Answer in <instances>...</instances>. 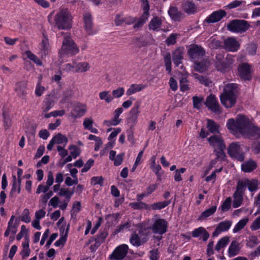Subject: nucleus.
<instances>
[{"label": "nucleus", "mask_w": 260, "mask_h": 260, "mask_svg": "<svg viewBox=\"0 0 260 260\" xmlns=\"http://www.w3.org/2000/svg\"><path fill=\"white\" fill-rule=\"evenodd\" d=\"M226 126L236 137L242 136L248 138L255 137L260 139V128L251 125L249 119L244 115H238L236 120L234 118L229 119Z\"/></svg>", "instance_id": "nucleus-1"}, {"label": "nucleus", "mask_w": 260, "mask_h": 260, "mask_svg": "<svg viewBox=\"0 0 260 260\" xmlns=\"http://www.w3.org/2000/svg\"><path fill=\"white\" fill-rule=\"evenodd\" d=\"M73 17L67 9L60 10L55 16V25L58 29L68 30L72 26Z\"/></svg>", "instance_id": "nucleus-2"}, {"label": "nucleus", "mask_w": 260, "mask_h": 260, "mask_svg": "<svg viewBox=\"0 0 260 260\" xmlns=\"http://www.w3.org/2000/svg\"><path fill=\"white\" fill-rule=\"evenodd\" d=\"M79 52V48L74 40L69 36L64 37L62 46L59 50L60 57L64 54L75 55Z\"/></svg>", "instance_id": "nucleus-3"}, {"label": "nucleus", "mask_w": 260, "mask_h": 260, "mask_svg": "<svg viewBox=\"0 0 260 260\" xmlns=\"http://www.w3.org/2000/svg\"><path fill=\"white\" fill-rule=\"evenodd\" d=\"M234 60L232 56L228 55L224 58L222 53L217 54L215 57V67L218 71L225 72L231 69V66L234 63Z\"/></svg>", "instance_id": "nucleus-4"}, {"label": "nucleus", "mask_w": 260, "mask_h": 260, "mask_svg": "<svg viewBox=\"0 0 260 260\" xmlns=\"http://www.w3.org/2000/svg\"><path fill=\"white\" fill-rule=\"evenodd\" d=\"M249 27V24L244 20L235 19L231 21L227 25V29L233 32L242 33Z\"/></svg>", "instance_id": "nucleus-5"}, {"label": "nucleus", "mask_w": 260, "mask_h": 260, "mask_svg": "<svg viewBox=\"0 0 260 260\" xmlns=\"http://www.w3.org/2000/svg\"><path fill=\"white\" fill-rule=\"evenodd\" d=\"M187 54L190 59L194 62L202 59L205 56L206 52L201 46L191 44L187 50Z\"/></svg>", "instance_id": "nucleus-6"}, {"label": "nucleus", "mask_w": 260, "mask_h": 260, "mask_svg": "<svg viewBox=\"0 0 260 260\" xmlns=\"http://www.w3.org/2000/svg\"><path fill=\"white\" fill-rule=\"evenodd\" d=\"M229 155L240 161H243L244 159V153L241 152V147L237 142L231 143L228 148Z\"/></svg>", "instance_id": "nucleus-7"}, {"label": "nucleus", "mask_w": 260, "mask_h": 260, "mask_svg": "<svg viewBox=\"0 0 260 260\" xmlns=\"http://www.w3.org/2000/svg\"><path fill=\"white\" fill-rule=\"evenodd\" d=\"M84 28L88 35L95 34L97 31L93 29V18L91 13L84 12L83 14Z\"/></svg>", "instance_id": "nucleus-8"}, {"label": "nucleus", "mask_w": 260, "mask_h": 260, "mask_svg": "<svg viewBox=\"0 0 260 260\" xmlns=\"http://www.w3.org/2000/svg\"><path fill=\"white\" fill-rule=\"evenodd\" d=\"M128 246L126 244H121L117 246L110 255V259L122 260L128 253Z\"/></svg>", "instance_id": "nucleus-9"}, {"label": "nucleus", "mask_w": 260, "mask_h": 260, "mask_svg": "<svg viewBox=\"0 0 260 260\" xmlns=\"http://www.w3.org/2000/svg\"><path fill=\"white\" fill-rule=\"evenodd\" d=\"M168 222L164 219H157L155 220L151 225L150 229L154 234L162 235L167 231Z\"/></svg>", "instance_id": "nucleus-10"}, {"label": "nucleus", "mask_w": 260, "mask_h": 260, "mask_svg": "<svg viewBox=\"0 0 260 260\" xmlns=\"http://www.w3.org/2000/svg\"><path fill=\"white\" fill-rule=\"evenodd\" d=\"M238 76L244 81H250L252 79L250 66L247 63H242L238 68Z\"/></svg>", "instance_id": "nucleus-11"}, {"label": "nucleus", "mask_w": 260, "mask_h": 260, "mask_svg": "<svg viewBox=\"0 0 260 260\" xmlns=\"http://www.w3.org/2000/svg\"><path fill=\"white\" fill-rule=\"evenodd\" d=\"M204 104L212 112L215 113H221L220 105L214 95L211 94L208 96Z\"/></svg>", "instance_id": "nucleus-12"}, {"label": "nucleus", "mask_w": 260, "mask_h": 260, "mask_svg": "<svg viewBox=\"0 0 260 260\" xmlns=\"http://www.w3.org/2000/svg\"><path fill=\"white\" fill-rule=\"evenodd\" d=\"M210 145L216 151L217 149H225L226 146L223 138L220 135H214L207 139Z\"/></svg>", "instance_id": "nucleus-13"}, {"label": "nucleus", "mask_w": 260, "mask_h": 260, "mask_svg": "<svg viewBox=\"0 0 260 260\" xmlns=\"http://www.w3.org/2000/svg\"><path fill=\"white\" fill-rule=\"evenodd\" d=\"M221 104L226 108H230L234 106L236 103V95L222 93L220 95Z\"/></svg>", "instance_id": "nucleus-14"}, {"label": "nucleus", "mask_w": 260, "mask_h": 260, "mask_svg": "<svg viewBox=\"0 0 260 260\" xmlns=\"http://www.w3.org/2000/svg\"><path fill=\"white\" fill-rule=\"evenodd\" d=\"M240 46L239 43L235 38L229 37L224 40L223 48L228 51L235 52L238 50Z\"/></svg>", "instance_id": "nucleus-15"}, {"label": "nucleus", "mask_w": 260, "mask_h": 260, "mask_svg": "<svg viewBox=\"0 0 260 260\" xmlns=\"http://www.w3.org/2000/svg\"><path fill=\"white\" fill-rule=\"evenodd\" d=\"M226 13L224 10H219L213 12L205 19V21L208 23H215L220 21L222 18L225 17Z\"/></svg>", "instance_id": "nucleus-16"}, {"label": "nucleus", "mask_w": 260, "mask_h": 260, "mask_svg": "<svg viewBox=\"0 0 260 260\" xmlns=\"http://www.w3.org/2000/svg\"><path fill=\"white\" fill-rule=\"evenodd\" d=\"M184 54V48L183 47H179L172 52L173 61L176 66L178 67L182 63V60L183 59Z\"/></svg>", "instance_id": "nucleus-17"}, {"label": "nucleus", "mask_w": 260, "mask_h": 260, "mask_svg": "<svg viewBox=\"0 0 260 260\" xmlns=\"http://www.w3.org/2000/svg\"><path fill=\"white\" fill-rule=\"evenodd\" d=\"M232 225V221L225 220L220 222L216 227L215 231L213 233V237H217L221 232L227 231L229 230Z\"/></svg>", "instance_id": "nucleus-18"}, {"label": "nucleus", "mask_w": 260, "mask_h": 260, "mask_svg": "<svg viewBox=\"0 0 260 260\" xmlns=\"http://www.w3.org/2000/svg\"><path fill=\"white\" fill-rule=\"evenodd\" d=\"M201 61L198 60L194 61V69L199 72H204L206 71L210 66L209 60L207 58L201 59Z\"/></svg>", "instance_id": "nucleus-19"}, {"label": "nucleus", "mask_w": 260, "mask_h": 260, "mask_svg": "<svg viewBox=\"0 0 260 260\" xmlns=\"http://www.w3.org/2000/svg\"><path fill=\"white\" fill-rule=\"evenodd\" d=\"M168 14L170 18L175 21H180L184 16L182 12L178 10L177 7L171 6L168 10Z\"/></svg>", "instance_id": "nucleus-20"}, {"label": "nucleus", "mask_w": 260, "mask_h": 260, "mask_svg": "<svg viewBox=\"0 0 260 260\" xmlns=\"http://www.w3.org/2000/svg\"><path fill=\"white\" fill-rule=\"evenodd\" d=\"M192 236L194 238L201 237L204 241H206L209 237V234L204 228L199 227L192 231Z\"/></svg>", "instance_id": "nucleus-21"}, {"label": "nucleus", "mask_w": 260, "mask_h": 260, "mask_svg": "<svg viewBox=\"0 0 260 260\" xmlns=\"http://www.w3.org/2000/svg\"><path fill=\"white\" fill-rule=\"evenodd\" d=\"M43 39L41 43V53L42 58L46 57L49 52V43L47 36L44 32L42 33Z\"/></svg>", "instance_id": "nucleus-22"}, {"label": "nucleus", "mask_w": 260, "mask_h": 260, "mask_svg": "<svg viewBox=\"0 0 260 260\" xmlns=\"http://www.w3.org/2000/svg\"><path fill=\"white\" fill-rule=\"evenodd\" d=\"M140 103L137 102L135 103L134 107L129 111V122L135 123L137 120L139 114L140 113Z\"/></svg>", "instance_id": "nucleus-23"}, {"label": "nucleus", "mask_w": 260, "mask_h": 260, "mask_svg": "<svg viewBox=\"0 0 260 260\" xmlns=\"http://www.w3.org/2000/svg\"><path fill=\"white\" fill-rule=\"evenodd\" d=\"M27 83L24 81L17 83L16 85L15 91L19 97L23 99L26 95Z\"/></svg>", "instance_id": "nucleus-24"}, {"label": "nucleus", "mask_w": 260, "mask_h": 260, "mask_svg": "<svg viewBox=\"0 0 260 260\" xmlns=\"http://www.w3.org/2000/svg\"><path fill=\"white\" fill-rule=\"evenodd\" d=\"M73 110L76 114L71 113L72 116L74 118L80 117L85 114L87 108L86 105L79 103L75 106Z\"/></svg>", "instance_id": "nucleus-25"}, {"label": "nucleus", "mask_w": 260, "mask_h": 260, "mask_svg": "<svg viewBox=\"0 0 260 260\" xmlns=\"http://www.w3.org/2000/svg\"><path fill=\"white\" fill-rule=\"evenodd\" d=\"M183 10L188 14H194L197 12V8L194 3L191 1H186L182 5Z\"/></svg>", "instance_id": "nucleus-26"}, {"label": "nucleus", "mask_w": 260, "mask_h": 260, "mask_svg": "<svg viewBox=\"0 0 260 260\" xmlns=\"http://www.w3.org/2000/svg\"><path fill=\"white\" fill-rule=\"evenodd\" d=\"M257 167V164L256 162L253 160H248L241 165L242 170L246 173H249L252 172Z\"/></svg>", "instance_id": "nucleus-27"}, {"label": "nucleus", "mask_w": 260, "mask_h": 260, "mask_svg": "<svg viewBox=\"0 0 260 260\" xmlns=\"http://www.w3.org/2000/svg\"><path fill=\"white\" fill-rule=\"evenodd\" d=\"M149 8V6L148 5L145 7V10H144V13L142 16L138 19L137 23L134 25L133 27L134 28H138L142 27L146 20L148 19Z\"/></svg>", "instance_id": "nucleus-28"}, {"label": "nucleus", "mask_w": 260, "mask_h": 260, "mask_svg": "<svg viewBox=\"0 0 260 260\" xmlns=\"http://www.w3.org/2000/svg\"><path fill=\"white\" fill-rule=\"evenodd\" d=\"M162 24V21L160 18L156 16L153 17L150 21L148 27L150 30L152 29L153 31H158V28Z\"/></svg>", "instance_id": "nucleus-29"}, {"label": "nucleus", "mask_w": 260, "mask_h": 260, "mask_svg": "<svg viewBox=\"0 0 260 260\" xmlns=\"http://www.w3.org/2000/svg\"><path fill=\"white\" fill-rule=\"evenodd\" d=\"M240 251L239 244L236 241H233L231 243L228 249V254L230 257H233L238 254Z\"/></svg>", "instance_id": "nucleus-30"}, {"label": "nucleus", "mask_w": 260, "mask_h": 260, "mask_svg": "<svg viewBox=\"0 0 260 260\" xmlns=\"http://www.w3.org/2000/svg\"><path fill=\"white\" fill-rule=\"evenodd\" d=\"M146 87V86L142 84H132L129 88L126 90V94L127 96L131 95L134 93H135L137 92H139L143 90Z\"/></svg>", "instance_id": "nucleus-31"}, {"label": "nucleus", "mask_w": 260, "mask_h": 260, "mask_svg": "<svg viewBox=\"0 0 260 260\" xmlns=\"http://www.w3.org/2000/svg\"><path fill=\"white\" fill-rule=\"evenodd\" d=\"M129 206L134 210L144 209L148 211L151 210L150 206L142 201H138L137 202L131 203L129 204Z\"/></svg>", "instance_id": "nucleus-32"}, {"label": "nucleus", "mask_w": 260, "mask_h": 260, "mask_svg": "<svg viewBox=\"0 0 260 260\" xmlns=\"http://www.w3.org/2000/svg\"><path fill=\"white\" fill-rule=\"evenodd\" d=\"M238 85L236 83H229L225 85L222 93L228 94H235L238 92Z\"/></svg>", "instance_id": "nucleus-33"}, {"label": "nucleus", "mask_w": 260, "mask_h": 260, "mask_svg": "<svg viewBox=\"0 0 260 260\" xmlns=\"http://www.w3.org/2000/svg\"><path fill=\"white\" fill-rule=\"evenodd\" d=\"M69 225H68L65 232L64 234V229L62 230V228H61L60 231L62 232V235H61L60 238L57 240L55 243L54 245L56 246H60V245H64L66 243L67 239V237L69 233Z\"/></svg>", "instance_id": "nucleus-34"}, {"label": "nucleus", "mask_w": 260, "mask_h": 260, "mask_svg": "<svg viewBox=\"0 0 260 260\" xmlns=\"http://www.w3.org/2000/svg\"><path fill=\"white\" fill-rule=\"evenodd\" d=\"M45 105L43 112H46L51 109L54 105V97L53 95L49 94L45 100Z\"/></svg>", "instance_id": "nucleus-35"}, {"label": "nucleus", "mask_w": 260, "mask_h": 260, "mask_svg": "<svg viewBox=\"0 0 260 260\" xmlns=\"http://www.w3.org/2000/svg\"><path fill=\"white\" fill-rule=\"evenodd\" d=\"M108 232L107 230H104L102 231H100L99 234L97 236V237L95 238V244L94 246L96 247H99L101 244L103 243L106 239V238L108 236Z\"/></svg>", "instance_id": "nucleus-36"}, {"label": "nucleus", "mask_w": 260, "mask_h": 260, "mask_svg": "<svg viewBox=\"0 0 260 260\" xmlns=\"http://www.w3.org/2000/svg\"><path fill=\"white\" fill-rule=\"evenodd\" d=\"M216 208L217 207L216 206H213L211 208L206 210L201 213L198 218V220H204L207 217L212 215L216 212Z\"/></svg>", "instance_id": "nucleus-37"}, {"label": "nucleus", "mask_w": 260, "mask_h": 260, "mask_svg": "<svg viewBox=\"0 0 260 260\" xmlns=\"http://www.w3.org/2000/svg\"><path fill=\"white\" fill-rule=\"evenodd\" d=\"M246 185L248 187V190L251 191H255L258 188L257 181L255 179L249 180L244 179Z\"/></svg>", "instance_id": "nucleus-38"}, {"label": "nucleus", "mask_w": 260, "mask_h": 260, "mask_svg": "<svg viewBox=\"0 0 260 260\" xmlns=\"http://www.w3.org/2000/svg\"><path fill=\"white\" fill-rule=\"evenodd\" d=\"M207 127L211 133H219V125L213 120L208 119Z\"/></svg>", "instance_id": "nucleus-39"}, {"label": "nucleus", "mask_w": 260, "mask_h": 260, "mask_svg": "<svg viewBox=\"0 0 260 260\" xmlns=\"http://www.w3.org/2000/svg\"><path fill=\"white\" fill-rule=\"evenodd\" d=\"M171 203V200L165 201L163 202H159L154 204H152L150 206L151 208V210L152 209L153 210H160L163 209L170 205Z\"/></svg>", "instance_id": "nucleus-40"}, {"label": "nucleus", "mask_w": 260, "mask_h": 260, "mask_svg": "<svg viewBox=\"0 0 260 260\" xmlns=\"http://www.w3.org/2000/svg\"><path fill=\"white\" fill-rule=\"evenodd\" d=\"M246 185L244 179L239 180L237 184L236 190L234 193L243 196L246 189Z\"/></svg>", "instance_id": "nucleus-41"}, {"label": "nucleus", "mask_w": 260, "mask_h": 260, "mask_svg": "<svg viewBox=\"0 0 260 260\" xmlns=\"http://www.w3.org/2000/svg\"><path fill=\"white\" fill-rule=\"evenodd\" d=\"M229 241L230 239L228 237H224L221 238L215 246V250L219 251L221 248L225 247L228 245Z\"/></svg>", "instance_id": "nucleus-42"}, {"label": "nucleus", "mask_w": 260, "mask_h": 260, "mask_svg": "<svg viewBox=\"0 0 260 260\" xmlns=\"http://www.w3.org/2000/svg\"><path fill=\"white\" fill-rule=\"evenodd\" d=\"M76 72H85L89 69V64L87 62H81L75 66Z\"/></svg>", "instance_id": "nucleus-43"}, {"label": "nucleus", "mask_w": 260, "mask_h": 260, "mask_svg": "<svg viewBox=\"0 0 260 260\" xmlns=\"http://www.w3.org/2000/svg\"><path fill=\"white\" fill-rule=\"evenodd\" d=\"M4 126L5 130L8 129L12 125V120L10 118L9 115L6 111H3L2 113Z\"/></svg>", "instance_id": "nucleus-44"}, {"label": "nucleus", "mask_w": 260, "mask_h": 260, "mask_svg": "<svg viewBox=\"0 0 260 260\" xmlns=\"http://www.w3.org/2000/svg\"><path fill=\"white\" fill-rule=\"evenodd\" d=\"M164 62L166 71L170 73L172 70V62L171 55L170 52H167L164 55Z\"/></svg>", "instance_id": "nucleus-45"}, {"label": "nucleus", "mask_w": 260, "mask_h": 260, "mask_svg": "<svg viewBox=\"0 0 260 260\" xmlns=\"http://www.w3.org/2000/svg\"><path fill=\"white\" fill-rule=\"evenodd\" d=\"M129 241L131 243L135 246L138 247L142 244L141 240L139 236L136 233H134L131 235Z\"/></svg>", "instance_id": "nucleus-46"}, {"label": "nucleus", "mask_w": 260, "mask_h": 260, "mask_svg": "<svg viewBox=\"0 0 260 260\" xmlns=\"http://www.w3.org/2000/svg\"><path fill=\"white\" fill-rule=\"evenodd\" d=\"M53 140L55 141V143L60 144L64 143V146L67 144L68 141L67 137L61 133H58L53 138Z\"/></svg>", "instance_id": "nucleus-47"}, {"label": "nucleus", "mask_w": 260, "mask_h": 260, "mask_svg": "<svg viewBox=\"0 0 260 260\" xmlns=\"http://www.w3.org/2000/svg\"><path fill=\"white\" fill-rule=\"evenodd\" d=\"M243 196H241V194H238L234 193V201L233 202V207L234 208H237L241 206L243 200Z\"/></svg>", "instance_id": "nucleus-48"}, {"label": "nucleus", "mask_w": 260, "mask_h": 260, "mask_svg": "<svg viewBox=\"0 0 260 260\" xmlns=\"http://www.w3.org/2000/svg\"><path fill=\"white\" fill-rule=\"evenodd\" d=\"M25 54L29 59L33 61L38 66L42 65V62L40 60V59L30 51H26Z\"/></svg>", "instance_id": "nucleus-49"}, {"label": "nucleus", "mask_w": 260, "mask_h": 260, "mask_svg": "<svg viewBox=\"0 0 260 260\" xmlns=\"http://www.w3.org/2000/svg\"><path fill=\"white\" fill-rule=\"evenodd\" d=\"M248 221V218H244L240 220L235 226L233 229L234 233H237L241 230L246 225Z\"/></svg>", "instance_id": "nucleus-50"}, {"label": "nucleus", "mask_w": 260, "mask_h": 260, "mask_svg": "<svg viewBox=\"0 0 260 260\" xmlns=\"http://www.w3.org/2000/svg\"><path fill=\"white\" fill-rule=\"evenodd\" d=\"M99 97L101 100H105L107 103H110L113 100V97L109 94V91H108L100 92Z\"/></svg>", "instance_id": "nucleus-51"}, {"label": "nucleus", "mask_w": 260, "mask_h": 260, "mask_svg": "<svg viewBox=\"0 0 260 260\" xmlns=\"http://www.w3.org/2000/svg\"><path fill=\"white\" fill-rule=\"evenodd\" d=\"M74 190L70 191L69 189H64L63 188H61L59 189L58 194L60 197L65 196L68 201H69L71 197L74 194Z\"/></svg>", "instance_id": "nucleus-52"}, {"label": "nucleus", "mask_w": 260, "mask_h": 260, "mask_svg": "<svg viewBox=\"0 0 260 260\" xmlns=\"http://www.w3.org/2000/svg\"><path fill=\"white\" fill-rule=\"evenodd\" d=\"M69 149L71 150V155L74 158H77L81 153V149L77 146L72 145L69 147Z\"/></svg>", "instance_id": "nucleus-53"}, {"label": "nucleus", "mask_w": 260, "mask_h": 260, "mask_svg": "<svg viewBox=\"0 0 260 260\" xmlns=\"http://www.w3.org/2000/svg\"><path fill=\"white\" fill-rule=\"evenodd\" d=\"M204 100L203 97L194 96L192 98L193 107L194 108L200 109L202 105V102Z\"/></svg>", "instance_id": "nucleus-54"}, {"label": "nucleus", "mask_w": 260, "mask_h": 260, "mask_svg": "<svg viewBox=\"0 0 260 260\" xmlns=\"http://www.w3.org/2000/svg\"><path fill=\"white\" fill-rule=\"evenodd\" d=\"M121 119H120L118 116L114 115V117L112 119L109 120H105L104 121V123L107 126H110L111 125H117L121 122Z\"/></svg>", "instance_id": "nucleus-55"}, {"label": "nucleus", "mask_w": 260, "mask_h": 260, "mask_svg": "<svg viewBox=\"0 0 260 260\" xmlns=\"http://www.w3.org/2000/svg\"><path fill=\"white\" fill-rule=\"evenodd\" d=\"M194 76L196 79H198L201 83L204 84L206 86H209L211 83L206 76L200 75L198 74H194Z\"/></svg>", "instance_id": "nucleus-56"}, {"label": "nucleus", "mask_w": 260, "mask_h": 260, "mask_svg": "<svg viewBox=\"0 0 260 260\" xmlns=\"http://www.w3.org/2000/svg\"><path fill=\"white\" fill-rule=\"evenodd\" d=\"M178 35L176 33L171 34L166 40L165 43L167 46L173 45L176 43V39Z\"/></svg>", "instance_id": "nucleus-57"}, {"label": "nucleus", "mask_w": 260, "mask_h": 260, "mask_svg": "<svg viewBox=\"0 0 260 260\" xmlns=\"http://www.w3.org/2000/svg\"><path fill=\"white\" fill-rule=\"evenodd\" d=\"M232 199L229 197L225 199L221 206V211L223 212L228 211L231 206Z\"/></svg>", "instance_id": "nucleus-58"}, {"label": "nucleus", "mask_w": 260, "mask_h": 260, "mask_svg": "<svg viewBox=\"0 0 260 260\" xmlns=\"http://www.w3.org/2000/svg\"><path fill=\"white\" fill-rule=\"evenodd\" d=\"M259 241L255 236H251L249 237V240L247 243V246L250 247H253L258 244Z\"/></svg>", "instance_id": "nucleus-59"}, {"label": "nucleus", "mask_w": 260, "mask_h": 260, "mask_svg": "<svg viewBox=\"0 0 260 260\" xmlns=\"http://www.w3.org/2000/svg\"><path fill=\"white\" fill-rule=\"evenodd\" d=\"M188 80L186 78H182L180 81V88L182 91H185L189 90V87L187 84Z\"/></svg>", "instance_id": "nucleus-60"}, {"label": "nucleus", "mask_w": 260, "mask_h": 260, "mask_svg": "<svg viewBox=\"0 0 260 260\" xmlns=\"http://www.w3.org/2000/svg\"><path fill=\"white\" fill-rule=\"evenodd\" d=\"M186 171V169L184 168H181L180 169H177L175 171L174 175V180L176 182L181 181L182 179L181 176V174L184 173Z\"/></svg>", "instance_id": "nucleus-61"}, {"label": "nucleus", "mask_w": 260, "mask_h": 260, "mask_svg": "<svg viewBox=\"0 0 260 260\" xmlns=\"http://www.w3.org/2000/svg\"><path fill=\"white\" fill-rule=\"evenodd\" d=\"M104 180L102 176L93 177L91 178V183L93 185L99 184L102 186L103 185Z\"/></svg>", "instance_id": "nucleus-62"}, {"label": "nucleus", "mask_w": 260, "mask_h": 260, "mask_svg": "<svg viewBox=\"0 0 260 260\" xmlns=\"http://www.w3.org/2000/svg\"><path fill=\"white\" fill-rule=\"evenodd\" d=\"M112 93L114 98H119L123 95L124 89L123 87H118L116 89L113 90Z\"/></svg>", "instance_id": "nucleus-63"}, {"label": "nucleus", "mask_w": 260, "mask_h": 260, "mask_svg": "<svg viewBox=\"0 0 260 260\" xmlns=\"http://www.w3.org/2000/svg\"><path fill=\"white\" fill-rule=\"evenodd\" d=\"M21 218V220L26 223H28L30 221L31 219L29 216V211L28 209L26 208L23 210Z\"/></svg>", "instance_id": "nucleus-64"}]
</instances>
